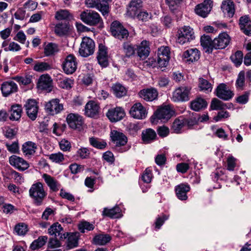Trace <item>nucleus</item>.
<instances>
[{
  "label": "nucleus",
  "instance_id": "f257e3e1",
  "mask_svg": "<svg viewBox=\"0 0 251 251\" xmlns=\"http://www.w3.org/2000/svg\"><path fill=\"white\" fill-rule=\"evenodd\" d=\"M110 136L111 141L115 144L116 150L119 152H124L130 148V146H125L127 142V138L123 133L112 130Z\"/></svg>",
  "mask_w": 251,
  "mask_h": 251
},
{
  "label": "nucleus",
  "instance_id": "f03ea898",
  "mask_svg": "<svg viewBox=\"0 0 251 251\" xmlns=\"http://www.w3.org/2000/svg\"><path fill=\"white\" fill-rule=\"evenodd\" d=\"M29 195L33 199V202L36 206H40L43 204L47 193L42 183L39 182L32 185L29 190Z\"/></svg>",
  "mask_w": 251,
  "mask_h": 251
},
{
  "label": "nucleus",
  "instance_id": "7ed1b4c3",
  "mask_svg": "<svg viewBox=\"0 0 251 251\" xmlns=\"http://www.w3.org/2000/svg\"><path fill=\"white\" fill-rule=\"evenodd\" d=\"M80 16L81 20L88 25L98 26L100 28L103 27L102 19L100 14L96 11L92 10L83 11Z\"/></svg>",
  "mask_w": 251,
  "mask_h": 251
},
{
  "label": "nucleus",
  "instance_id": "20e7f679",
  "mask_svg": "<svg viewBox=\"0 0 251 251\" xmlns=\"http://www.w3.org/2000/svg\"><path fill=\"white\" fill-rule=\"evenodd\" d=\"M175 112L169 105H164L158 108L151 118L152 123L158 122V120L163 122L168 121L174 115Z\"/></svg>",
  "mask_w": 251,
  "mask_h": 251
},
{
  "label": "nucleus",
  "instance_id": "39448f33",
  "mask_svg": "<svg viewBox=\"0 0 251 251\" xmlns=\"http://www.w3.org/2000/svg\"><path fill=\"white\" fill-rule=\"evenodd\" d=\"M195 38L193 29L189 26H184L177 31V42L181 45L190 42Z\"/></svg>",
  "mask_w": 251,
  "mask_h": 251
},
{
  "label": "nucleus",
  "instance_id": "423d86ee",
  "mask_svg": "<svg viewBox=\"0 0 251 251\" xmlns=\"http://www.w3.org/2000/svg\"><path fill=\"white\" fill-rule=\"evenodd\" d=\"M95 48L94 41L89 37H84L80 44L79 53L82 57H88L94 53Z\"/></svg>",
  "mask_w": 251,
  "mask_h": 251
},
{
  "label": "nucleus",
  "instance_id": "0eeeda50",
  "mask_svg": "<svg viewBox=\"0 0 251 251\" xmlns=\"http://www.w3.org/2000/svg\"><path fill=\"white\" fill-rule=\"evenodd\" d=\"M110 31L113 36L120 40L126 39L129 35L128 30L117 21L111 24Z\"/></svg>",
  "mask_w": 251,
  "mask_h": 251
},
{
  "label": "nucleus",
  "instance_id": "6e6552de",
  "mask_svg": "<svg viewBox=\"0 0 251 251\" xmlns=\"http://www.w3.org/2000/svg\"><path fill=\"white\" fill-rule=\"evenodd\" d=\"M24 107L28 117L32 121L35 120L39 109L37 101L33 99H28L25 104Z\"/></svg>",
  "mask_w": 251,
  "mask_h": 251
},
{
  "label": "nucleus",
  "instance_id": "1a4fd4ad",
  "mask_svg": "<svg viewBox=\"0 0 251 251\" xmlns=\"http://www.w3.org/2000/svg\"><path fill=\"white\" fill-rule=\"evenodd\" d=\"M191 88L189 87H180L173 92L172 100L175 102L186 101L189 100V94Z\"/></svg>",
  "mask_w": 251,
  "mask_h": 251
},
{
  "label": "nucleus",
  "instance_id": "9d476101",
  "mask_svg": "<svg viewBox=\"0 0 251 251\" xmlns=\"http://www.w3.org/2000/svg\"><path fill=\"white\" fill-rule=\"evenodd\" d=\"M67 122L70 127L74 129L81 130L84 121L82 117L77 114L70 113L66 118Z\"/></svg>",
  "mask_w": 251,
  "mask_h": 251
},
{
  "label": "nucleus",
  "instance_id": "9b49d317",
  "mask_svg": "<svg viewBox=\"0 0 251 251\" xmlns=\"http://www.w3.org/2000/svg\"><path fill=\"white\" fill-rule=\"evenodd\" d=\"M77 68V62L75 57L73 54L68 55L62 64L64 72L68 75L73 74Z\"/></svg>",
  "mask_w": 251,
  "mask_h": 251
},
{
  "label": "nucleus",
  "instance_id": "f8f14e48",
  "mask_svg": "<svg viewBox=\"0 0 251 251\" xmlns=\"http://www.w3.org/2000/svg\"><path fill=\"white\" fill-rule=\"evenodd\" d=\"M129 113L133 118L142 120L146 118L148 112L141 103H136L130 108Z\"/></svg>",
  "mask_w": 251,
  "mask_h": 251
},
{
  "label": "nucleus",
  "instance_id": "ddd939ff",
  "mask_svg": "<svg viewBox=\"0 0 251 251\" xmlns=\"http://www.w3.org/2000/svg\"><path fill=\"white\" fill-rule=\"evenodd\" d=\"M216 95L220 99L224 100H229L234 96L233 92L230 90L224 83L220 84L216 89Z\"/></svg>",
  "mask_w": 251,
  "mask_h": 251
},
{
  "label": "nucleus",
  "instance_id": "4468645a",
  "mask_svg": "<svg viewBox=\"0 0 251 251\" xmlns=\"http://www.w3.org/2000/svg\"><path fill=\"white\" fill-rule=\"evenodd\" d=\"M63 109V105L59 103V100L58 99H52L45 105L46 111L52 115L60 113Z\"/></svg>",
  "mask_w": 251,
  "mask_h": 251
},
{
  "label": "nucleus",
  "instance_id": "2eb2a0df",
  "mask_svg": "<svg viewBox=\"0 0 251 251\" xmlns=\"http://www.w3.org/2000/svg\"><path fill=\"white\" fill-rule=\"evenodd\" d=\"M100 110V107L98 102L90 100L85 105V114L88 117L96 118L98 117Z\"/></svg>",
  "mask_w": 251,
  "mask_h": 251
},
{
  "label": "nucleus",
  "instance_id": "dca6fc26",
  "mask_svg": "<svg viewBox=\"0 0 251 251\" xmlns=\"http://www.w3.org/2000/svg\"><path fill=\"white\" fill-rule=\"evenodd\" d=\"M212 3L211 0H205L203 2L198 4L195 9L196 13L203 18L207 17L211 10Z\"/></svg>",
  "mask_w": 251,
  "mask_h": 251
},
{
  "label": "nucleus",
  "instance_id": "f3484780",
  "mask_svg": "<svg viewBox=\"0 0 251 251\" xmlns=\"http://www.w3.org/2000/svg\"><path fill=\"white\" fill-rule=\"evenodd\" d=\"M125 115L123 108L120 107L111 108L106 113V116L112 122H116L122 120Z\"/></svg>",
  "mask_w": 251,
  "mask_h": 251
},
{
  "label": "nucleus",
  "instance_id": "a211bd4d",
  "mask_svg": "<svg viewBox=\"0 0 251 251\" xmlns=\"http://www.w3.org/2000/svg\"><path fill=\"white\" fill-rule=\"evenodd\" d=\"M230 37L226 32L220 34L217 38L214 39V49H225L230 42Z\"/></svg>",
  "mask_w": 251,
  "mask_h": 251
},
{
  "label": "nucleus",
  "instance_id": "6ab92c4d",
  "mask_svg": "<svg viewBox=\"0 0 251 251\" xmlns=\"http://www.w3.org/2000/svg\"><path fill=\"white\" fill-rule=\"evenodd\" d=\"M48 233L55 237L58 236L60 239H66L69 235L68 232H64L62 226L58 223L53 224L48 229Z\"/></svg>",
  "mask_w": 251,
  "mask_h": 251
},
{
  "label": "nucleus",
  "instance_id": "aec40b11",
  "mask_svg": "<svg viewBox=\"0 0 251 251\" xmlns=\"http://www.w3.org/2000/svg\"><path fill=\"white\" fill-rule=\"evenodd\" d=\"M17 85L13 81H5L3 82L0 87L2 96L7 97L18 91Z\"/></svg>",
  "mask_w": 251,
  "mask_h": 251
},
{
  "label": "nucleus",
  "instance_id": "412c9836",
  "mask_svg": "<svg viewBox=\"0 0 251 251\" xmlns=\"http://www.w3.org/2000/svg\"><path fill=\"white\" fill-rule=\"evenodd\" d=\"M9 161L10 165L20 171H25L29 167V165L26 161L16 155H13L10 156Z\"/></svg>",
  "mask_w": 251,
  "mask_h": 251
},
{
  "label": "nucleus",
  "instance_id": "4be33fe9",
  "mask_svg": "<svg viewBox=\"0 0 251 251\" xmlns=\"http://www.w3.org/2000/svg\"><path fill=\"white\" fill-rule=\"evenodd\" d=\"M240 30L246 35H251V24L250 16L246 15L241 16L239 20Z\"/></svg>",
  "mask_w": 251,
  "mask_h": 251
},
{
  "label": "nucleus",
  "instance_id": "5701e85b",
  "mask_svg": "<svg viewBox=\"0 0 251 251\" xmlns=\"http://www.w3.org/2000/svg\"><path fill=\"white\" fill-rule=\"evenodd\" d=\"M150 49L149 43L146 40H144L139 45H136L137 55L142 60L145 59L149 56Z\"/></svg>",
  "mask_w": 251,
  "mask_h": 251
},
{
  "label": "nucleus",
  "instance_id": "b1692460",
  "mask_svg": "<svg viewBox=\"0 0 251 251\" xmlns=\"http://www.w3.org/2000/svg\"><path fill=\"white\" fill-rule=\"evenodd\" d=\"M190 190V186L186 183H181L175 187L176 196L181 201H186L187 200L188 196L187 194Z\"/></svg>",
  "mask_w": 251,
  "mask_h": 251
},
{
  "label": "nucleus",
  "instance_id": "393cba45",
  "mask_svg": "<svg viewBox=\"0 0 251 251\" xmlns=\"http://www.w3.org/2000/svg\"><path fill=\"white\" fill-rule=\"evenodd\" d=\"M170 59L169 50L168 48H164L162 50L160 48L158 50L157 63L159 67H164L167 66Z\"/></svg>",
  "mask_w": 251,
  "mask_h": 251
},
{
  "label": "nucleus",
  "instance_id": "a878e982",
  "mask_svg": "<svg viewBox=\"0 0 251 251\" xmlns=\"http://www.w3.org/2000/svg\"><path fill=\"white\" fill-rule=\"evenodd\" d=\"M139 95L144 100L151 101L157 98L158 92L154 88H148L141 90L139 93Z\"/></svg>",
  "mask_w": 251,
  "mask_h": 251
},
{
  "label": "nucleus",
  "instance_id": "bb28decb",
  "mask_svg": "<svg viewBox=\"0 0 251 251\" xmlns=\"http://www.w3.org/2000/svg\"><path fill=\"white\" fill-rule=\"evenodd\" d=\"M37 87L39 89L46 90L47 92L51 91V80L48 75H42L38 80Z\"/></svg>",
  "mask_w": 251,
  "mask_h": 251
},
{
  "label": "nucleus",
  "instance_id": "cd10ccee",
  "mask_svg": "<svg viewBox=\"0 0 251 251\" xmlns=\"http://www.w3.org/2000/svg\"><path fill=\"white\" fill-rule=\"evenodd\" d=\"M201 44L203 47L205 52L210 54L212 52L214 46V40H212L211 38L207 35H203L201 38Z\"/></svg>",
  "mask_w": 251,
  "mask_h": 251
},
{
  "label": "nucleus",
  "instance_id": "c85d7f7f",
  "mask_svg": "<svg viewBox=\"0 0 251 251\" xmlns=\"http://www.w3.org/2000/svg\"><path fill=\"white\" fill-rule=\"evenodd\" d=\"M200 52L198 49H190L183 52V57L186 59V62H193L200 58Z\"/></svg>",
  "mask_w": 251,
  "mask_h": 251
},
{
  "label": "nucleus",
  "instance_id": "c756f323",
  "mask_svg": "<svg viewBox=\"0 0 251 251\" xmlns=\"http://www.w3.org/2000/svg\"><path fill=\"white\" fill-rule=\"evenodd\" d=\"M69 23L65 21L56 25L54 27V32L59 36H63L69 33Z\"/></svg>",
  "mask_w": 251,
  "mask_h": 251
},
{
  "label": "nucleus",
  "instance_id": "7c9ffc66",
  "mask_svg": "<svg viewBox=\"0 0 251 251\" xmlns=\"http://www.w3.org/2000/svg\"><path fill=\"white\" fill-rule=\"evenodd\" d=\"M221 8L223 12L229 17H232L235 13L234 3L231 0L223 1Z\"/></svg>",
  "mask_w": 251,
  "mask_h": 251
},
{
  "label": "nucleus",
  "instance_id": "2f4dec72",
  "mask_svg": "<svg viewBox=\"0 0 251 251\" xmlns=\"http://www.w3.org/2000/svg\"><path fill=\"white\" fill-rule=\"evenodd\" d=\"M42 177L50 189L52 191L56 192L59 190L60 184L53 177L47 174H44Z\"/></svg>",
  "mask_w": 251,
  "mask_h": 251
},
{
  "label": "nucleus",
  "instance_id": "473e14b6",
  "mask_svg": "<svg viewBox=\"0 0 251 251\" xmlns=\"http://www.w3.org/2000/svg\"><path fill=\"white\" fill-rule=\"evenodd\" d=\"M207 103L206 101L201 98H197L190 103L191 108L195 111H199L207 107Z\"/></svg>",
  "mask_w": 251,
  "mask_h": 251
},
{
  "label": "nucleus",
  "instance_id": "72a5a7b5",
  "mask_svg": "<svg viewBox=\"0 0 251 251\" xmlns=\"http://www.w3.org/2000/svg\"><path fill=\"white\" fill-rule=\"evenodd\" d=\"M23 109L22 106L18 104L12 105L10 108L9 119L11 121H18L20 119Z\"/></svg>",
  "mask_w": 251,
  "mask_h": 251
},
{
  "label": "nucleus",
  "instance_id": "f704fd0d",
  "mask_svg": "<svg viewBox=\"0 0 251 251\" xmlns=\"http://www.w3.org/2000/svg\"><path fill=\"white\" fill-rule=\"evenodd\" d=\"M155 131L151 128L144 130L142 132V139L146 144H149L154 141L156 138Z\"/></svg>",
  "mask_w": 251,
  "mask_h": 251
},
{
  "label": "nucleus",
  "instance_id": "c9c22d12",
  "mask_svg": "<svg viewBox=\"0 0 251 251\" xmlns=\"http://www.w3.org/2000/svg\"><path fill=\"white\" fill-rule=\"evenodd\" d=\"M37 149L36 144L31 141H28L24 143L23 145L22 150L25 155H33Z\"/></svg>",
  "mask_w": 251,
  "mask_h": 251
},
{
  "label": "nucleus",
  "instance_id": "e433bc0d",
  "mask_svg": "<svg viewBox=\"0 0 251 251\" xmlns=\"http://www.w3.org/2000/svg\"><path fill=\"white\" fill-rule=\"evenodd\" d=\"M52 68V65L48 62L36 61L33 69L38 72H44Z\"/></svg>",
  "mask_w": 251,
  "mask_h": 251
},
{
  "label": "nucleus",
  "instance_id": "4c0bfd02",
  "mask_svg": "<svg viewBox=\"0 0 251 251\" xmlns=\"http://www.w3.org/2000/svg\"><path fill=\"white\" fill-rule=\"evenodd\" d=\"M111 237L107 234H100L97 235L93 238L95 244L98 245H104L110 242Z\"/></svg>",
  "mask_w": 251,
  "mask_h": 251
},
{
  "label": "nucleus",
  "instance_id": "58836bf2",
  "mask_svg": "<svg viewBox=\"0 0 251 251\" xmlns=\"http://www.w3.org/2000/svg\"><path fill=\"white\" fill-rule=\"evenodd\" d=\"M123 49L125 55L127 57H130L135 53L136 45L129 42H124L123 44Z\"/></svg>",
  "mask_w": 251,
  "mask_h": 251
},
{
  "label": "nucleus",
  "instance_id": "ea45409f",
  "mask_svg": "<svg viewBox=\"0 0 251 251\" xmlns=\"http://www.w3.org/2000/svg\"><path fill=\"white\" fill-rule=\"evenodd\" d=\"M141 6V0H131L129 3L128 12L129 13V14L132 16H135L137 12L138 11Z\"/></svg>",
  "mask_w": 251,
  "mask_h": 251
},
{
  "label": "nucleus",
  "instance_id": "a19ab883",
  "mask_svg": "<svg viewBox=\"0 0 251 251\" xmlns=\"http://www.w3.org/2000/svg\"><path fill=\"white\" fill-rule=\"evenodd\" d=\"M90 144L93 147L100 150H103L107 146L106 142L98 138L92 137L89 139Z\"/></svg>",
  "mask_w": 251,
  "mask_h": 251
},
{
  "label": "nucleus",
  "instance_id": "79ce46f5",
  "mask_svg": "<svg viewBox=\"0 0 251 251\" xmlns=\"http://www.w3.org/2000/svg\"><path fill=\"white\" fill-rule=\"evenodd\" d=\"M112 90L114 95L119 98L126 96L127 93L126 88L120 83L114 84L112 87Z\"/></svg>",
  "mask_w": 251,
  "mask_h": 251
},
{
  "label": "nucleus",
  "instance_id": "37998d69",
  "mask_svg": "<svg viewBox=\"0 0 251 251\" xmlns=\"http://www.w3.org/2000/svg\"><path fill=\"white\" fill-rule=\"evenodd\" d=\"M245 73L244 71H241L238 75L235 87L238 91H242L245 89Z\"/></svg>",
  "mask_w": 251,
  "mask_h": 251
},
{
  "label": "nucleus",
  "instance_id": "c03bdc74",
  "mask_svg": "<svg viewBox=\"0 0 251 251\" xmlns=\"http://www.w3.org/2000/svg\"><path fill=\"white\" fill-rule=\"evenodd\" d=\"M59 50L57 44L53 43H49L44 47V54L46 56H50L54 55Z\"/></svg>",
  "mask_w": 251,
  "mask_h": 251
},
{
  "label": "nucleus",
  "instance_id": "a18cd8bd",
  "mask_svg": "<svg viewBox=\"0 0 251 251\" xmlns=\"http://www.w3.org/2000/svg\"><path fill=\"white\" fill-rule=\"evenodd\" d=\"M78 235L79 233L77 232L72 233L71 234L69 233V235L67 237V247L69 249H72L77 247Z\"/></svg>",
  "mask_w": 251,
  "mask_h": 251
},
{
  "label": "nucleus",
  "instance_id": "49530a36",
  "mask_svg": "<svg viewBox=\"0 0 251 251\" xmlns=\"http://www.w3.org/2000/svg\"><path fill=\"white\" fill-rule=\"evenodd\" d=\"M199 87L201 91L206 93L211 92L212 90V84L206 79L203 78H200L199 79Z\"/></svg>",
  "mask_w": 251,
  "mask_h": 251
},
{
  "label": "nucleus",
  "instance_id": "de8ad7c7",
  "mask_svg": "<svg viewBox=\"0 0 251 251\" xmlns=\"http://www.w3.org/2000/svg\"><path fill=\"white\" fill-rule=\"evenodd\" d=\"M120 210V208L118 206H115L111 209L104 208L102 211V215L105 217L114 218L117 217V215L119 213Z\"/></svg>",
  "mask_w": 251,
  "mask_h": 251
},
{
  "label": "nucleus",
  "instance_id": "09e8293b",
  "mask_svg": "<svg viewBox=\"0 0 251 251\" xmlns=\"http://www.w3.org/2000/svg\"><path fill=\"white\" fill-rule=\"evenodd\" d=\"M243 53L240 50H238L234 54L230 56V59L234 65L238 67L240 66L243 62Z\"/></svg>",
  "mask_w": 251,
  "mask_h": 251
},
{
  "label": "nucleus",
  "instance_id": "8fccbe9b",
  "mask_svg": "<svg viewBox=\"0 0 251 251\" xmlns=\"http://www.w3.org/2000/svg\"><path fill=\"white\" fill-rule=\"evenodd\" d=\"M71 14L68 10L60 9L55 13V18L57 20H64V21L69 19L71 17Z\"/></svg>",
  "mask_w": 251,
  "mask_h": 251
},
{
  "label": "nucleus",
  "instance_id": "3c124183",
  "mask_svg": "<svg viewBox=\"0 0 251 251\" xmlns=\"http://www.w3.org/2000/svg\"><path fill=\"white\" fill-rule=\"evenodd\" d=\"M78 228L81 233H84L86 231L93 230L95 226L93 224L86 221H83L78 224Z\"/></svg>",
  "mask_w": 251,
  "mask_h": 251
},
{
  "label": "nucleus",
  "instance_id": "603ef678",
  "mask_svg": "<svg viewBox=\"0 0 251 251\" xmlns=\"http://www.w3.org/2000/svg\"><path fill=\"white\" fill-rule=\"evenodd\" d=\"M210 107L212 110H223L227 108L226 104L220 100L213 98L211 101Z\"/></svg>",
  "mask_w": 251,
  "mask_h": 251
},
{
  "label": "nucleus",
  "instance_id": "864d4df0",
  "mask_svg": "<svg viewBox=\"0 0 251 251\" xmlns=\"http://www.w3.org/2000/svg\"><path fill=\"white\" fill-rule=\"evenodd\" d=\"M185 123L184 120L176 119L173 122L172 126V129L176 133L180 132V130L183 127Z\"/></svg>",
  "mask_w": 251,
  "mask_h": 251
},
{
  "label": "nucleus",
  "instance_id": "5fc2aeb1",
  "mask_svg": "<svg viewBox=\"0 0 251 251\" xmlns=\"http://www.w3.org/2000/svg\"><path fill=\"white\" fill-rule=\"evenodd\" d=\"M185 124L188 126H191L196 125L199 121L198 116L196 113H192V115H190L188 118L183 119Z\"/></svg>",
  "mask_w": 251,
  "mask_h": 251
},
{
  "label": "nucleus",
  "instance_id": "6e6d98bb",
  "mask_svg": "<svg viewBox=\"0 0 251 251\" xmlns=\"http://www.w3.org/2000/svg\"><path fill=\"white\" fill-rule=\"evenodd\" d=\"M53 128L52 132L57 136H60L65 130L66 125L65 124L58 125L55 123L53 125Z\"/></svg>",
  "mask_w": 251,
  "mask_h": 251
},
{
  "label": "nucleus",
  "instance_id": "4d7b16f0",
  "mask_svg": "<svg viewBox=\"0 0 251 251\" xmlns=\"http://www.w3.org/2000/svg\"><path fill=\"white\" fill-rule=\"evenodd\" d=\"M15 231L19 235H24L27 232V226L25 224L21 223L15 227Z\"/></svg>",
  "mask_w": 251,
  "mask_h": 251
},
{
  "label": "nucleus",
  "instance_id": "13d9d810",
  "mask_svg": "<svg viewBox=\"0 0 251 251\" xmlns=\"http://www.w3.org/2000/svg\"><path fill=\"white\" fill-rule=\"evenodd\" d=\"M49 159L53 162L60 163L64 160V157L62 153L58 152L50 154Z\"/></svg>",
  "mask_w": 251,
  "mask_h": 251
},
{
  "label": "nucleus",
  "instance_id": "bf43d9fd",
  "mask_svg": "<svg viewBox=\"0 0 251 251\" xmlns=\"http://www.w3.org/2000/svg\"><path fill=\"white\" fill-rule=\"evenodd\" d=\"M32 76L30 75H27L25 76H15L14 79L17 82L23 85H26L31 82Z\"/></svg>",
  "mask_w": 251,
  "mask_h": 251
},
{
  "label": "nucleus",
  "instance_id": "052dcab7",
  "mask_svg": "<svg viewBox=\"0 0 251 251\" xmlns=\"http://www.w3.org/2000/svg\"><path fill=\"white\" fill-rule=\"evenodd\" d=\"M250 94V91L245 92L243 95L236 98V102L238 103L245 104L249 101V97Z\"/></svg>",
  "mask_w": 251,
  "mask_h": 251
},
{
  "label": "nucleus",
  "instance_id": "680f3d73",
  "mask_svg": "<svg viewBox=\"0 0 251 251\" xmlns=\"http://www.w3.org/2000/svg\"><path fill=\"white\" fill-rule=\"evenodd\" d=\"M137 12V14L135 16H136L137 18L142 22L147 21L149 19L151 18V14L149 13L147 11H141L139 13Z\"/></svg>",
  "mask_w": 251,
  "mask_h": 251
},
{
  "label": "nucleus",
  "instance_id": "e2e57ef3",
  "mask_svg": "<svg viewBox=\"0 0 251 251\" xmlns=\"http://www.w3.org/2000/svg\"><path fill=\"white\" fill-rule=\"evenodd\" d=\"M152 177V175L151 171L150 169L147 168L145 170L143 174H142L141 178L144 182L149 183L151 182Z\"/></svg>",
  "mask_w": 251,
  "mask_h": 251
},
{
  "label": "nucleus",
  "instance_id": "0e129e2a",
  "mask_svg": "<svg viewBox=\"0 0 251 251\" xmlns=\"http://www.w3.org/2000/svg\"><path fill=\"white\" fill-rule=\"evenodd\" d=\"M5 146L7 150L12 153H16L19 151V145L18 141H15L12 144L6 143Z\"/></svg>",
  "mask_w": 251,
  "mask_h": 251
},
{
  "label": "nucleus",
  "instance_id": "69168bd1",
  "mask_svg": "<svg viewBox=\"0 0 251 251\" xmlns=\"http://www.w3.org/2000/svg\"><path fill=\"white\" fill-rule=\"evenodd\" d=\"M98 9L102 13L103 16H107L109 12V6L108 3L102 4L101 1L97 6Z\"/></svg>",
  "mask_w": 251,
  "mask_h": 251
},
{
  "label": "nucleus",
  "instance_id": "338daca9",
  "mask_svg": "<svg viewBox=\"0 0 251 251\" xmlns=\"http://www.w3.org/2000/svg\"><path fill=\"white\" fill-rule=\"evenodd\" d=\"M168 219V216L166 215H163L161 216L156 218L155 222V228L156 229L160 228L161 226L163 225L165 221Z\"/></svg>",
  "mask_w": 251,
  "mask_h": 251
},
{
  "label": "nucleus",
  "instance_id": "774afa93",
  "mask_svg": "<svg viewBox=\"0 0 251 251\" xmlns=\"http://www.w3.org/2000/svg\"><path fill=\"white\" fill-rule=\"evenodd\" d=\"M21 50L20 46L14 42H11L9 43L8 47L5 48L4 50L5 51H18Z\"/></svg>",
  "mask_w": 251,
  "mask_h": 251
}]
</instances>
